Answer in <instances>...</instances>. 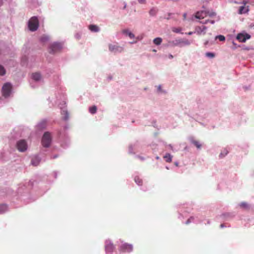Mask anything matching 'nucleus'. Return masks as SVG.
<instances>
[{"instance_id": "f257e3e1", "label": "nucleus", "mask_w": 254, "mask_h": 254, "mask_svg": "<svg viewBox=\"0 0 254 254\" xmlns=\"http://www.w3.org/2000/svg\"><path fill=\"white\" fill-rule=\"evenodd\" d=\"M28 27L30 31H35L39 27V21L37 17H32L28 22Z\"/></svg>"}, {"instance_id": "dca6fc26", "label": "nucleus", "mask_w": 254, "mask_h": 254, "mask_svg": "<svg viewBox=\"0 0 254 254\" xmlns=\"http://www.w3.org/2000/svg\"><path fill=\"white\" fill-rule=\"evenodd\" d=\"M89 29L92 32H97L99 31V27L95 25H90L89 26Z\"/></svg>"}, {"instance_id": "2f4dec72", "label": "nucleus", "mask_w": 254, "mask_h": 254, "mask_svg": "<svg viewBox=\"0 0 254 254\" xmlns=\"http://www.w3.org/2000/svg\"><path fill=\"white\" fill-rule=\"evenodd\" d=\"M44 144V147L48 148V147H50L51 144L46 143V144Z\"/></svg>"}, {"instance_id": "58836bf2", "label": "nucleus", "mask_w": 254, "mask_h": 254, "mask_svg": "<svg viewBox=\"0 0 254 254\" xmlns=\"http://www.w3.org/2000/svg\"><path fill=\"white\" fill-rule=\"evenodd\" d=\"M210 22L211 23V24H213L214 23V21L213 20H211L210 21Z\"/></svg>"}, {"instance_id": "412c9836", "label": "nucleus", "mask_w": 254, "mask_h": 254, "mask_svg": "<svg viewBox=\"0 0 254 254\" xmlns=\"http://www.w3.org/2000/svg\"><path fill=\"white\" fill-rule=\"evenodd\" d=\"M6 73V70L4 67L0 64V76H3Z\"/></svg>"}, {"instance_id": "393cba45", "label": "nucleus", "mask_w": 254, "mask_h": 254, "mask_svg": "<svg viewBox=\"0 0 254 254\" xmlns=\"http://www.w3.org/2000/svg\"><path fill=\"white\" fill-rule=\"evenodd\" d=\"M134 181L136 182V183L138 185H141L142 184V180L139 179L137 177H135Z\"/></svg>"}, {"instance_id": "9d476101", "label": "nucleus", "mask_w": 254, "mask_h": 254, "mask_svg": "<svg viewBox=\"0 0 254 254\" xmlns=\"http://www.w3.org/2000/svg\"><path fill=\"white\" fill-rule=\"evenodd\" d=\"M121 250L124 252H129L132 250V247L131 245H129L127 244H123L121 247Z\"/></svg>"}, {"instance_id": "a19ab883", "label": "nucleus", "mask_w": 254, "mask_h": 254, "mask_svg": "<svg viewBox=\"0 0 254 254\" xmlns=\"http://www.w3.org/2000/svg\"><path fill=\"white\" fill-rule=\"evenodd\" d=\"M170 58H173V56L172 55H171L170 56Z\"/></svg>"}, {"instance_id": "aec40b11", "label": "nucleus", "mask_w": 254, "mask_h": 254, "mask_svg": "<svg viewBox=\"0 0 254 254\" xmlns=\"http://www.w3.org/2000/svg\"><path fill=\"white\" fill-rule=\"evenodd\" d=\"M162 42V38L160 37L156 38L153 40V43L156 45H159Z\"/></svg>"}, {"instance_id": "cd10ccee", "label": "nucleus", "mask_w": 254, "mask_h": 254, "mask_svg": "<svg viewBox=\"0 0 254 254\" xmlns=\"http://www.w3.org/2000/svg\"><path fill=\"white\" fill-rule=\"evenodd\" d=\"M217 38H218L220 41H223L225 39V37L223 35H219L217 37Z\"/></svg>"}, {"instance_id": "4468645a", "label": "nucleus", "mask_w": 254, "mask_h": 254, "mask_svg": "<svg viewBox=\"0 0 254 254\" xmlns=\"http://www.w3.org/2000/svg\"><path fill=\"white\" fill-rule=\"evenodd\" d=\"M41 78V74L38 72L34 73L32 75V78L35 81L40 80Z\"/></svg>"}, {"instance_id": "2eb2a0df", "label": "nucleus", "mask_w": 254, "mask_h": 254, "mask_svg": "<svg viewBox=\"0 0 254 254\" xmlns=\"http://www.w3.org/2000/svg\"><path fill=\"white\" fill-rule=\"evenodd\" d=\"M105 249L107 252H112L114 249L113 245L111 243L106 244Z\"/></svg>"}, {"instance_id": "a211bd4d", "label": "nucleus", "mask_w": 254, "mask_h": 254, "mask_svg": "<svg viewBox=\"0 0 254 254\" xmlns=\"http://www.w3.org/2000/svg\"><path fill=\"white\" fill-rule=\"evenodd\" d=\"M123 32L124 34H126V35L128 36V37L131 39L134 37V34L133 33H132L131 32H130L128 30H124L123 31Z\"/></svg>"}, {"instance_id": "e433bc0d", "label": "nucleus", "mask_w": 254, "mask_h": 254, "mask_svg": "<svg viewBox=\"0 0 254 254\" xmlns=\"http://www.w3.org/2000/svg\"><path fill=\"white\" fill-rule=\"evenodd\" d=\"M18 143H25V142L24 140H22V141H20V142H18Z\"/></svg>"}, {"instance_id": "0eeeda50", "label": "nucleus", "mask_w": 254, "mask_h": 254, "mask_svg": "<svg viewBox=\"0 0 254 254\" xmlns=\"http://www.w3.org/2000/svg\"><path fill=\"white\" fill-rule=\"evenodd\" d=\"M42 143H50L51 141V135L49 132H45L42 137Z\"/></svg>"}, {"instance_id": "37998d69", "label": "nucleus", "mask_w": 254, "mask_h": 254, "mask_svg": "<svg viewBox=\"0 0 254 254\" xmlns=\"http://www.w3.org/2000/svg\"><path fill=\"white\" fill-rule=\"evenodd\" d=\"M223 226H223V224H221V227H223Z\"/></svg>"}, {"instance_id": "f704fd0d", "label": "nucleus", "mask_w": 254, "mask_h": 254, "mask_svg": "<svg viewBox=\"0 0 254 254\" xmlns=\"http://www.w3.org/2000/svg\"><path fill=\"white\" fill-rule=\"evenodd\" d=\"M76 37L77 39H79L80 38V35L79 34H77L76 35Z\"/></svg>"}, {"instance_id": "f8f14e48", "label": "nucleus", "mask_w": 254, "mask_h": 254, "mask_svg": "<svg viewBox=\"0 0 254 254\" xmlns=\"http://www.w3.org/2000/svg\"><path fill=\"white\" fill-rule=\"evenodd\" d=\"M206 29V27L205 26H199L196 28V30L198 34H201L202 33L205 34Z\"/></svg>"}, {"instance_id": "1a4fd4ad", "label": "nucleus", "mask_w": 254, "mask_h": 254, "mask_svg": "<svg viewBox=\"0 0 254 254\" xmlns=\"http://www.w3.org/2000/svg\"><path fill=\"white\" fill-rule=\"evenodd\" d=\"M247 2H245L244 3V5L240 7L239 9V14H244L247 13L249 11V6H246Z\"/></svg>"}, {"instance_id": "bb28decb", "label": "nucleus", "mask_w": 254, "mask_h": 254, "mask_svg": "<svg viewBox=\"0 0 254 254\" xmlns=\"http://www.w3.org/2000/svg\"><path fill=\"white\" fill-rule=\"evenodd\" d=\"M205 55L206 57L210 58H213L215 57V54L213 53L210 52H207L205 54Z\"/></svg>"}, {"instance_id": "a878e982", "label": "nucleus", "mask_w": 254, "mask_h": 254, "mask_svg": "<svg viewBox=\"0 0 254 254\" xmlns=\"http://www.w3.org/2000/svg\"><path fill=\"white\" fill-rule=\"evenodd\" d=\"M172 30L173 32H174L175 33H178L181 31L182 29H181V28H180V27H177V28L173 27V28H172Z\"/></svg>"}, {"instance_id": "c9c22d12", "label": "nucleus", "mask_w": 254, "mask_h": 254, "mask_svg": "<svg viewBox=\"0 0 254 254\" xmlns=\"http://www.w3.org/2000/svg\"><path fill=\"white\" fill-rule=\"evenodd\" d=\"M183 17H184V19H186V17H187V13H184L183 14Z\"/></svg>"}, {"instance_id": "4c0bfd02", "label": "nucleus", "mask_w": 254, "mask_h": 254, "mask_svg": "<svg viewBox=\"0 0 254 254\" xmlns=\"http://www.w3.org/2000/svg\"><path fill=\"white\" fill-rule=\"evenodd\" d=\"M158 90L160 91L161 90V86H159L158 87Z\"/></svg>"}, {"instance_id": "f3484780", "label": "nucleus", "mask_w": 254, "mask_h": 254, "mask_svg": "<svg viewBox=\"0 0 254 254\" xmlns=\"http://www.w3.org/2000/svg\"><path fill=\"white\" fill-rule=\"evenodd\" d=\"M163 158L167 162L170 163L172 161V156H171L169 153H167Z\"/></svg>"}, {"instance_id": "c03bdc74", "label": "nucleus", "mask_w": 254, "mask_h": 254, "mask_svg": "<svg viewBox=\"0 0 254 254\" xmlns=\"http://www.w3.org/2000/svg\"><path fill=\"white\" fill-rule=\"evenodd\" d=\"M193 143H197V142L194 141V142H193Z\"/></svg>"}, {"instance_id": "7ed1b4c3", "label": "nucleus", "mask_w": 254, "mask_h": 254, "mask_svg": "<svg viewBox=\"0 0 254 254\" xmlns=\"http://www.w3.org/2000/svg\"><path fill=\"white\" fill-rule=\"evenodd\" d=\"M12 85L9 82L5 83L2 87V95L5 98L8 97L10 95Z\"/></svg>"}, {"instance_id": "ea45409f", "label": "nucleus", "mask_w": 254, "mask_h": 254, "mask_svg": "<svg viewBox=\"0 0 254 254\" xmlns=\"http://www.w3.org/2000/svg\"><path fill=\"white\" fill-rule=\"evenodd\" d=\"M192 32H189V33H188V34L190 35H191V34H192Z\"/></svg>"}, {"instance_id": "f03ea898", "label": "nucleus", "mask_w": 254, "mask_h": 254, "mask_svg": "<svg viewBox=\"0 0 254 254\" xmlns=\"http://www.w3.org/2000/svg\"><path fill=\"white\" fill-rule=\"evenodd\" d=\"M169 44L172 46H179L182 47L183 46H188L190 45V42L188 40L176 39L175 41H170Z\"/></svg>"}, {"instance_id": "5701e85b", "label": "nucleus", "mask_w": 254, "mask_h": 254, "mask_svg": "<svg viewBox=\"0 0 254 254\" xmlns=\"http://www.w3.org/2000/svg\"><path fill=\"white\" fill-rule=\"evenodd\" d=\"M157 12V9L155 8H153L151 9L149 11V14L151 16L155 15L156 14Z\"/></svg>"}, {"instance_id": "473e14b6", "label": "nucleus", "mask_w": 254, "mask_h": 254, "mask_svg": "<svg viewBox=\"0 0 254 254\" xmlns=\"http://www.w3.org/2000/svg\"><path fill=\"white\" fill-rule=\"evenodd\" d=\"M138 1L140 3H144L145 2V0H138Z\"/></svg>"}, {"instance_id": "20e7f679", "label": "nucleus", "mask_w": 254, "mask_h": 254, "mask_svg": "<svg viewBox=\"0 0 254 254\" xmlns=\"http://www.w3.org/2000/svg\"><path fill=\"white\" fill-rule=\"evenodd\" d=\"M109 50L114 53H121L123 51V47L116 44H110L109 46Z\"/></svg>"}, {"instance_id": "c85d7f7f", "label": "nucleus", "mask_w": 254, "mask_h": 254, "mask_svg": "<svg viewBox=\"0 0 254 254\" xmlns=\"http://www.w3.org/2000/svg\"><path fill=\"white\" fill-rule=\"evenodd\" d=\"M228 153V151L226 150H224V153H221V154H220V156L221 157H224L226 155H227Z\"/></svg>"}, {"instance_id": "39448f33", "label": "nucleus", "mask_w": 254, "mask_h": 254, "mask_svg": "<svg viewBox=\"0 0 254 254\" xmlns=\"http://www.w3.org/2000/svg\"><path fill=\"white\" fill-rule=\"evenodd\" d=\"M208 14V12L205 11H197L195 13L194 16L196 18L201 20L206 17Z\"/></svg>"}, {"instance_id": "ddd939ff", "label": "nucleus", "mask_w": 254, "mask_h": 254, "mask_svg": "<svg viewBox=\"0 0 254 254\" xmlns=\"http://www.w3.org/2000/svg\"><path fill=\"white\" fill-rule=\"evenodd\" d=\"M40 162V159L37 156L34 157L32 158L31 164L33 166H36L38 165Z\"/></svg>"}, {"instance_id": "7c9ffc66", "label": "nucleus", "mask_w": 254, "mask_h": 254, "mask_svg": "<svg viewBox=\"0 0 254 254\" xmlns=\"http://www.w3.org/2000/svg\"><path fill=\"white\" fill-rule=\"evenodd\" d=\"M209 21L208 20H206L204 21H199V22L201 23H202V24H206V23H207Z\"/></svg>"}, {"instance_id": "9b49d317", "label": "nucleus", "mask_w": 254, "mask_h": 254, "mask_svg": "<svg viewBox=\"0 0 254 254\" xmlns=\"http://www.w3.org/2000/svg\"><path fill=\"white\" fill-rule=\"evenodd\" d=\"M17 149L20 152H24L27 149V144H16Z\"/></svg>"}, {"instance_id": "b1692460", "label": "nucleus", "mask_w": 254, "mask_h": 254, "mask_svg": "<svg viewBox=\"0 0 254 254\" xmlns=\"http://www.w3.org/2000/svg\"><path fill=\"white\" fill-rule=\"evenodd\" d=\"M239 206L240 207L245 208V209H248L249 208V205H248V203L245 202H241L239 204Z\"/></svg>"}, {"instance_id": "72a5a7b5", "label": "nucleus", "mask_w": 254, "mask_h": 254, "mask_svg": "<svg viewBox=\"0 0 254 254\" xmlns=\"http://www.w3.org/2000/svg\"><path fill=\"white\" fill-rule=\"evenodd\" d=\"M196 146V147L197 148H200V146H201V144H198V143H196V144H194Z\"/></svg>"}, {"instance_id": "c756f323", "label": "nucleus", "mask_w": 254, "mask_h": 254, "mask_svg": "<svg viewBox=\"0 0 254 254\" xmlns=\"http://www.w3.org/2000/svg\"><path fill=\"white\" fill-rule=\"evenodd\" d=\"M193 219V217H190V218H189L187 221H186V224H190L191 222V220H192Z\"/></svg>"}, {"instance_id": "6ab92c4d", "label": "nucleus", "mask_w": 254, "mask_h": 254, "mask_svg": "<svg viewBox=\"0 0 254 254\" xmlns=\"http://www.w3.org/2000/svg\"><path fill=\"white\" fill-rule=\"evenodd\" d=\"M7 209V206L6 204H0V213L5 212Z\"/></svg>"}, {"instance_id": "423d86ee", "label": "nucleus", "mask_w": 254, "mask_h": 254, "mask_svg": "<svg viewBox=\"0 0 254 254\" xmlns=\"http://www.w3.org/2000/svg\"><path fill=\"white\" fill-rule=\"evenodd\" d=\"M250 38V35L248 34H244L242 33L238 34L237 36V39L240 41L242 42H244L246 41L247 39H249Z\"/></svg>"}, {"instance_id": "4be33fe9", "label": "nucleus", "mask_w": 254, "mask_h": 254, "mask_svg": "<svg viewBox=\"0 0 254 254\" xmlns=\"http://www.w3.org/2000/svg\"><path fill=\"white\" fill-rule=\"evenodd\" d=\"M97 107L95 106H93L89 108V112L91 114H94L96 112Z\"/></svg>"}, {"instance_id": "79ce46f5", "label": "nucleus", "mask_w": 254, "mask_h": 254, "mask_svg": "<svg viewBox=\"0 0 254 254\" xmlns=\"http://www.w3.org/2000/svg\"><path fill=\"white\" fill-rule=\"evenodd\" d=\"M1 4H2V0H0V5H1Z\"/></svg>"}, {"instance_id": "6e6552de", "label": "nucleus", "mask_w": 254, "mask_h": 254, "mask_svg": "<svg viewBox=\"0 0 254 254\" xmlns=\"http://www.w3.org/2000/svg\"><path fill=\"white\" fill-rule=\"evenodd\" d=\"M52 53H55L60 51L62 48L61 45L59 43H54L50 47Z\"/></svg>"}]
</instances>
